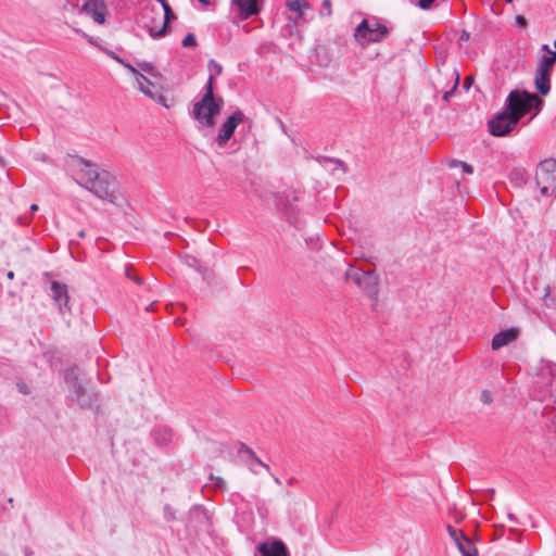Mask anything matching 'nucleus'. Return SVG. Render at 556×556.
<instances>
[{
  "instance_id": "nucleus-42",
  "label": "nucleus",
  "mask_w": 556,
  "mask_h": 556,
  "mask_svg": "<svg viewBox=\"0 0 556 556\" xmlns=\"http://www.w3.org/2000/svg\"><path fill=\"white\" fill-rule=\"evenodd\" d=\"M241 451H244L251 458L255 457V453L247 445H242Z\"/></svg>"
},
{
  "instance_id": "nucleus-53",
  "label": "nucleus",
  "mask_w": 556,
  "mask_h": 556,
  "mask_svg": "<svg viewBox=\"0 0 556 556\" xmlns=\"http://www.w3.org/2000/svg\"><path fill=\"white\" fill-rule=\"evenodd\" d=\"M195 262H197V260H195V258H192V261H189V262H188V265H193Z\"/></svg>"
},
{
  "instance_id": "nucleus-11",
  "label": "nucleus",
  "mask_w": 556,
  "mask_h": 556,
  "mask_svg": "<svg viewBox=\"0 0 556 556\" xmlns=\"http://www.w3.org/2000/svg\"><path fill=\"white\" fill-rule=\"evenodd\" d=\"M256 549L258 556H289L286 544L280 540L261 543Z\"/></svg>"
},
{
  "instance_id": "nucleus-50",
  "label": "nucleus",
  "mask_w": 556,
  "mask_h": 556,
  "mask_svg": "<svg viewBox=\"0 0 556 556\" xmlns=\"http://www.w3.org/2000/svg\"><path fill=\"white\" fill-rule=\"evenodd\" d=\"M508 518H509V520H511V521H516V517H515L513 514H509V515H508Z\"/></svg>"
},
{
  "instance_id": "nucleus-48",
  "label": "nucleus",
  "mask_w": 556,
  "mask_h": 556,
  "mask_svg": "<svg viewBox=\"0 0 556 556\" xmlns=\"http://www.w3.org/2000/svg\"><path fill=\"white\" fill-rule=\"evenodd\" d=\"M198 1H199L201 4H203V5H210V4H211L210 0H198Z\"/></svg>"
},
{
  "instance_id": "nucleus-37",
  "label": "nucleus",
  "mask_w": 556,
  "mask_h": 556,
  "mask_svg": "<svg viewBox=\"0 0 556 556\" xmlns=\"http://www.w3.org/2000/svg\"><path fill=\"white\" fill-rule=\"evenodd\" d=\"M462 169H463V172H464L465 174H469V175H470V174H472V173H473V167H472L471 165H469V164L465 163V162H464V163H463V165H462Z\"/></svg>"
},
{
  "instance_id": "nucleus-33",
  "label": "nucleus",
  "mask_w": 556,
  "mask_h": 556,
  "mask_svg": "<svg viewBox=\"0 0 556 556\" xmlns=\"http://www.w3.org/2000/svg\"><path fill=\"white\" fill-rule=\"evenodd\" d=\"M323 10L326 11V14L330 16L332 14L331 11V1L330 0H324L321 3Z\"/></svg>"
},
{
  "instance_id": "nucleus-51",
  "label": "nucleus",
  "mask_w": 556,
  "mask_h": 556,
  "mask_svg": "<svg viewBox=\"0 0 556 556\" xmlns=\"http://www.w3.org/2000/svg\"><path fill=\"white\" fill-rule=\"evenodd\" d=\"M78 236H79L80 238H84V237H85V231H84V230H80V231L78 232Z\"/></svg>"
},
{
  "instance_id": "nucleus-52",
  "label": "nucleus",
  "mask_w": 556,
  "mask_h": 556,
  "mask_svg": "<svg viewBox=\"0 0 556 556\" xmlns=\"http://www.w3.org/2000/svg\"><path fill=\"white\" fill-rule=\"evenodd\" d=\"M274 481H275V483H277V484H280V483H281L278 477H274Z\"/></svg>"
},
{
  "instance_id": "nucleus-47",
  "label": "nucleus",
  "mask_w": 556,
  "mask_h": 556,
  "mask_svg": "<svg viewBox=\"0 0 556 556\" xmlns=\"http://www.w3.org/2000/svg\"><path fill=\"white\" fill-rule=\"evenodd\" d=\"M14 276H15V275H14V271H12V270H10V271H8V273H7V277H8V279H10V280L14 279Z\"/></svg>"
},
{
  "instance_id": "nucleus-58",
  "label": "nucleus",
  "mask_w": 556,
  "mask_h": 556,
  "mask_svg": "<svg viewBox=\"0 0 556 556\" xmlns=\"http://www.w3.org/2000/svg\"><path fill=\"white\" fill-rule=\"evenodd\" d=\"M506 2L511 3V2H513V0H506Z\"/></svg>"
},
{
  "instance_id": "nucleus-49",
  "label": "nucleus",
  "mask_w": 556,
  "mask_h": 556,
  "mask_svg": "<svg viewBox=\"0 0 556 556\" xmlns=\"http://www.w3.org/2000/svg\"><path fill=\"white\" fill-rule=\"evenodd\" d=\"M37 210H38V205H37V204H31V205H30V211H31V212H35V211H37Z\"/></svg>"
},
{
  "instance_id": "nucleus-57",
  "label": "nucleus",
  "mask_w": 556,
  "mask_h": 556,
  "mask_svg": "<svg viewBox=\"0 0 556 556\" xmlns=\"http://www.w3.org/2000/svg\"><path fill=\"white\" fill-rule=\"evenodd\" d=\"M9 295H10V296H14V295H15V293H14V292H10V293H9Z\"/></svg>"
},
{
  "instance_id": "nucleus-14",
  "label": "nucleus",
  "mask_w": 556,
  "mask_h": 556,
  "mask_svg": "<svg viewBox=\"0 0 556 556\" xmlns=\"http://www.w3.org/2000/svg\"><path fill=\"white\" fill-rule=\"evenodd\" d=\"M164 11V23H163V26L160 28V29H155L153 27H150L149 28V35L153 38V39H157V38H161L163 37L167 30H168V27H169V24L176 20V14L174 13V11L172 10L170 7H167Z\"/></svg>"
},
{
  "instance_id": "nucleus-1",
  "label": "nucleus",
  "mask_w": 556,
  "mask_h": 556,
  "mask_svg": "<svg viewBox=\"0 0 556 556\" xmlns=\"http://www.w3.org/2000/svg\"><path fill=\"white\" fill-rule=\"evenodd\" d=\"M543 100L536 94L527 90H511L502 111L497 112L493 118L488 122L489 131L494 137H505L516 129L520 121L535 109L533 118L542 109Z\"/></svg>"
},
{
  "instance_id": "nucleus-13",
  "label": "nucleus",
  "mask_w": 556,
  "mask_h": 556,
  "mask_svg": "<svg viewBox=\"0 0 556 556\" xmlns=\"http://www.w3.org/2000/svg\"><path fill=\"white\" fill-rule=\"evenodd\" d=\"M517 337H518V331L514 328L501 331L493 337L492 344H491L492 349L495 351L500 350L501 348L515 341L517 339Z\"/></svg>"
},
{
  "instance_id": "nucleus-35",
  "label": "nucleus",
  "mask_w": 556,
  "mask_h": 556,
  "mask_svg": "<svg viewBox=\"0 0 556 556\" xmlns=\"http://www.w3.org/2000/svg\"><path fill=\"white\" fill-rule=\"evenodd\" d=\"M76 31H77V33H79V34H81V35L87 39V41H88L90 45L96 46V47H98V48H99V47H101L100 45H98V43L96 42V40H94L92 37L88 36L87 34H85V33H83V31H80V30H78V29H76Z\"/></svg>"
},
{
  "instance_id": "nucleus-21",
  "label": "nucleus",
  "mask_w": 556,
  "mask_h": 556,
  "mask_svg": "<svg viewBox=\"0 0 556 556\" xmlns=\"http://www.w3.org/2000/svg\"><path fill=\"white\" fill-rule=\"evenodd\" d=\"M446 530L451 536V539L454 541V543L456 544L457 542H459L466 534L463 532V530L460 529H456L454 528L453 526L451 525H447L446 527Z\"/></svg>"
},
{
  "instance_id": "nucleus-40",
  "label": "nucleus",
  "mask_w": 556,
  "mask_h": 556,
  "mask_svg": "<svg viewBox=\"0 0 556 556\" xmlns=\"http://www.w3.org/2000/svg\"><path fill=\"white\" fill-rule=\"evenodd\" d=\"M253 462L262 467H264L267 471H269L268 465L264 464L256 455L252 458Z\"/></svg>"
},
{
  "instance_id": "nucleus-30",
  "label": "nucleus",
  "mask_w": 556,
  "mask_h": 556,
  "mask_svg": "<svg viewBox=\"0 0 556 556\" xmlns=\"http://www.w3.org/2000/svg\"><path fill=\"white\" fill-rule=\"evenodd\" d=\"M138 66L142 71H144V72H147V73H149L151 75H155V70H154V67L150 63L142 62V63H139Z\"/></svg>"
},
{
  "instance_id": "nucleus-24",
  "label": "nucleus",
  "mask_w": 556,
  "mask_h": 556,
  "mask_svg": "<svg viewBox=\"0 0 556 556\" xmlns=\"http://www.w3.org/2000/svg\"><path fill=\"white\" fill-rule=\"evenodd\" d=\"M184 48H194L198 46L197 38L192 33H189L181 41Z\"/></svg>"
},
{
  "instance_id": "nucleus-32",
  "label": "nucleus",
  "mask_w": 556,
  "mask_h": 556,
  "mask_svg": "<svg viewBox=\"0 0 556 556\" xmlns=\"http://www.w3.org/2000/svg\"><path fill=\"white\" fill-rule=\"evenodd\" d=\"M434 0H419L418 5L422 10H429Z\"/></svg>"
},
{
  "instance_id": "nucleus-28",
  "label": "nucleus",
  "mask_w": 556,
  "mask_h": 556,
  "mask_svg": "<svg viewBox=\"0 0 556 556\" xmlns=\"http://www.w3.org/2000/svg\"><path fill=\"white\" fill-rule=\"evenodd\" d=\"M319 162L332 163V164H336L337 167H340L343 170H345L344 169V163L341 160H339V159L329 157V156H323V157L319 159Z\"/></svg>"
},
{
  "instance_id": "nucleus-10",
  "label": "nucleus",
  "mask_w": 556,
  "mask_h": 556,
  "mask_svg": "<svg viewBox=\"0 0 556 556\" xmlns=\"http://www.w3.org/2000/svg\"><path fill=\"white\" fill-rule=\"evenodd\" d=\"M50 289H51V296H52L55 305H58L60 313L64 314L66 312H70L71 309L68 307L70 296H68V292H67V286L60 281H53L51 283Z\"/></svg>"
},
{
  "instance_id": "nucleus-55",
  "label": "nucleus",
  "mask_w": 556,
  "mask_h": 556,
  "mask_svg": "<svg viewBox=\"0 0 556 556\" xmlns=\"http://www.w3.org/2000/svg\"><path fill=\"white\" fill-rule=\"evenodd\" d=\"M288 210H290V211H292V212L294 211V207H293V205H292L291 203L289 204Z\"/></svg>"
},
{
  "instance_id": "nucleus-29",
  "label": "nucleus",
  "mask_w": 556,
  "mask_h": 556,
  "mask_svg": "<svg viewBox=\"0 0 556 556\" xmlns=\"http://www.w3.org/2000/svg\"><path fill=\"white\" fill-rule=\"evenodd\" d=\"M458 83H459V74L455 73V84H454V86H453V88L451 90L444 92V94H443V100L444 101H448L450 98L454 94V91L457 88Z\"/></svg>"
},
{
  "instance_id": "nucleus-17",
  "label": "nucleus",
  "mask_w": 556,
  "mask_h": 556,
  "mask_svg": "<svg viewBox=\"0 0 556 556\" xmlns=\"http://www.w3.org/2000/svg\"><path fill=\"white\" fill-rule=\"evenodd\" d=\"M555 64H556V52H553V53H551V55L541 56L535 70L552 75L553 67Z\"/></svg>"
},
{
  "instance_id": "nucleus-26",
  "label": "nucleus",
  "mask_w": 556,
  "mask_h": 556,
  "mask_svg": "<svg viewBox=\"0 0 556 556\" xmlns=\"http://www.w3.org/2000/svg\"><path fill=\"white\" fill-rule=\"evenodd\" d=\"M163 511H164V519L166 521H173L175 520V510L173 509V507L169 505V504H166L163 508Z\"/></svg>"
},
{
  "instance_id": "nucleus-7",
  "label": "nucleus",
  "mask_w": 556,
  "mask_h": 556,
  "mask_svg": "<svg viewBox=\"0 0 556 556\" xmlns=\"http://www.w3.org/2000/svg\"><path fill=\"white\" fill-rule=\"evenodd\" d=\"M345 279L348 281L354 282L358 288H361L375 302L378 301L379 277L375 270L364 271L359 268H350L345 273Z\"/></svg>"
},
{
  "instance_id": "nucleus-38",
  "label": "nucleus",
  "mask_w": 556,
  "mask_h": 556,
  "mask_svg": "<svg viewBox=\"0 0 556 556\" xmlns=\"http://www.w3.org/2000/svg\"><path fill=\"white\" fill-rule=\"evenodd\" d=\"M211 479H212V480H215V484H216L218 488L223 489V488L225 486V481H224V479H222V478H219V477H217V478H213V476H211Z\"/></svg>"
},
{
  "instance_id": "nucleus-22",
  "label": "nucleus",
  "mask_w": 556,
  "mask_h": 556,
  "mask_svg": "<svg viewBox=\"0 0 556 556\" xmlns=\"http://www.w3.org/2000/svg\"><path fill=\"white\" fill-rule=\"evenodd\" d=\"M446 530L451 536V539L454 541V543L456 544L457 542H459L466 534L463 532V530L460 529H456L454 528L453 526L451 525H447L446 527Z\"/></svg>"
},
{
  "instance_id": "nucleus-19",
  "label": "nucleus",
  "mask_w": 556,
  "mask_h": 556,
  "mask_svg": "<svg viewBox=\"0 0 556 556\" xmlns=\"http://www.w3.org/2000/svg\"><path fill=\"white\" fill-rule=\"evenodd\" d=\"M287 7L290 11L296 12L298 17L303 16V10L308 9L309 3L306 0H291L287 2Z\"/></svg>"
},
{
  "instance_id": "nucleus-4",
  "label": "nucleus",
  "mask_w": 556,
  "mask_h": 556,
  "mask_svg": "<svg viewBox=\"0 0 556 556\" xmlns=\"http://www.w3.org/2000/svg\"><path fill=\"white\" fill-rule=\"evenodd\" d=\"M64 380L70 390L68 400L81 408H90L96 401V394L88 391L81 383L78 368H67L64 372Z\"/></svg>"
},
{
  "instance_id": "nucleus-8",
  "label": "nucleus",
  "mask_w": 556,
  "mask_h": 556,
  "mask_svg": "<svg viewBox=\"0 0 556 556\" xmlns=\"http://www.w3.org/2000/svg\"><path fill=\"white\" fill-rule=\"evenodd\" d=\"M245 115L242 111H235L223 123L218 135L215 139L218 147H224L235 134L236 128L239 124L243 123Z\"/></svg>"
},
{
  "instance_id": "nucleus-12",
  "label": "nucleus",
  "mask_w": 556,
  "mask_h": 556,
  "mask_svg": "<svg viewBox=\"0 0 556 556\" xmlns=\"http://www.w3.org/2000/svg\"><path fill=\"white\" fill-rule=\"evenodd\" d=\"M231 3L238 7L241 20H248L260 12L257 0H231Z\"/></svg>"
},
{
  "instance_id": "nucleus-31",
  "label": "nucleus",
  "mask_w": 556,
  "mask_h": 556,
  "mask_svg": "<svg viewBox=\"0 0 556 556\" xmlns=\"http://www.w3.org/2000/svg\"><path fill=\"white\" fill-rule=\"evenodd\" d=\"M481 401L484 403V404H490L493 402V396H492V393L488 390H484L482 391L481 393Z\"/></svg>"
},
{
  "instance_id": "nucleus-20",
  "label": "nucleus",
  "mask_w": 556,
  "mask_h": 556,
  "mask_svg": "<svg viewBox=\"0 0 556 556\" xmlns=\"http://www.w3.org/2000/svg\"><path fill=\"white\" fill-rule=\"evenodd\" d=\"M138 88L139 90L144 93L147 97L151 99H155V94L152 91V88H154V85L149 80V83L142 80V78H137Z\"/></svg>"
},
{
  "instance_id": "nucleus-36",
  "label": "nucleus",
  "mask_w": 556,
  "mask_h": 556,
  "mask_svg": "<svg viewBox=\"0 0 556 556\" xmlns=\"http://www.w3.org/2000/svg\"><path fill=\"white\" fill-rule=\"evenodd\" d=\"M516 23H517V25H518L519 27H526V26H527V20H526V17H525V16H522V15H518V16L516 17Z\"/></svg>"
},
{
  "instance_id": "nucleus-45",
  "label": "nucleus",
  "mask_w": 556,
  "mask_h": 556,
  "mask_svg": "<svg viewBox=\"0 0 556 556\" xmlns=\"http://www.w3.org/2000/svg\"><path fill=\"white\" fill-rule=\"evenodd\" d=\"M154 100H156L157 102H160L163 105L167 106V104L165 103V97L164 96L160 94L159 98L157 99L155 98Z\"/></svg>"
},
{
  "instance_id": "nucleus-18",
  "label": "nucleus",
  "mask_w": 556,
  "mask_h": 556,
  "mask_svg": "<svg viewBox=\"0 0 556 556\" xmlns=\"http://www.w3.org/2000/svg\"><path fill=\"white\" fill-rule=\"evenodd\" d=\"M154 442L160 445H166L172 441V431L167 428H157L152 433Z\"/></svg>"
},
{
  "instance_id": "nucleus-34",
  "label": "nucleus",
  "mask_w": 556,
  "mask_h": 556,
  "mask_svg": "<svg viewBox=\"0 0 556 556\" xmlns=\"http://www.w3.org/2000/svg\"><path fill=\"white\" fill-rule=\"evenodd\" d=\"M126 276L134 280L137 285H141L142 283V279L140 277H138L137 275H134L130 270H126Z\"/></svg>"
},
{
  "instance_id": "nucleus-5",
  "label": "nucleus",
  "mask_w": 556,
  "mask_h": 556,
  "mask_svg": "<svg viewBox=\"0 0 556 556\" xmlns=\"http://www.w3.org/2000/svg\"><path fill=\"white\" fill-rule=\"evenodd\" d=\"M388 35V27L380 24L376 18H364L354 31L355 39L363 46L381 42Z\"/></svg>"
},
{
  "instance_id": "nucleus-46",
  "label": "nucleus",
  "mask_w": 556,
  "mask_h": 556,
  "mask_svg": "<svg viewBox=\"0 0 556 556\" xmlns=\"http://www.w3.org/2000/svg\"><path fill=\"white\" fill-rule=\"evenodd\" d=\"M471 80L469 78H466L464 81V88L468 90L470 88Z\"/></svg>"
},
{
  "instance_id": "nucleus-56",
  "label": "nucleus",
  "mask_w": 556,
  "mask_h": 556,
  "mask_svg": "<svg viewBox=\"0 0 556 556\" xmlns=\"http://www.w3.org/2000/svg\"><path fill=\"white\" fill-rule=\"evenodd\" d=\"M251 471H253V473H257V471L255 469H253L252 467H250Z\"/></svg>"
},
{
  "instance_id": "nucleus-3",
  "label": "nucleus",
  "mask_w": 556,
  "mask_h": 556,
  "mask_svg": "<svg viewBox=\"0 0 556 556\" xmlns=\"http://www.w3.org/2000/svg\"><path fill=\"white\" fill-rule=\"evenodd\" d=\"M224 100L214 97V75L210 74L202 99L193 106V117L203 126L213 127L215 116L220 112Z\"/></svg>"
},
{
  "instance_id": "nucleus-25",
  "label": "nucleus",
  "mask_w": 556,
  "mask_h": 556,
  "mask_svg": "<svg viewBox=\"0 0 556 556\" xmlns=\"http://www.w3.org/2000/svg\"><path fill=\"white\" fill-rule=\"evenodd\" d=\"M99 50L104 52L109 58L115 60L119 64H125V60L119 58L115 52L106 49L105 47H99Z\"/></svg>"
},
{
  "instance_id": "nucleus-15",
  "label": "nucleus",
  "mask_w": 556,
  "mask_h": 556,
  "mask_svg": "<svg viewBox=\"0 0 556 556\" xmlns=\"http://www.w3.org/2000/svg\"><path fill=\"white\" fill-rule=\"evenodd\" d=\"M534 84L540 94L547 96L551 91V74L535 70Z\"/></svg>"
},
{
  "instance_id": "nucleus-43",
  "label": "nucleus",
  "mask_w": 556,
  "mask_h": 556,
  "mask_svg": "<svg viewBox=\"0 0 556 556\" xmlns=\"http://www.w3.org/2000/svg\"><path fill=\"white\" fill-rule=\"evenodd\" d=\"M163 8V10H165L167 7H170L167 2V0H156Z\"/></svg>"
},
{
  "instance_id": "nucleus-39",
  "label": "nucleus",
  "mask_w": 556,
  "mask_h": 556,
  "mask_svg": "<svg viewBox=\"0 0 556 556\" xmlns=\"http://www.w3.org/2000/svg\"><path fill=\"white\" fill-rule=\"evenodd\" d=\"M463 163H464L463 161L452 160V161L448 163V166H450L451 168L462 167Z\"/></svg>"
},
{
  "instance_id": "nucleus-23",
  "label": "nucleus",
  "mask_w": 556,
  "mask_h": 556,
  "mask_svg": "<svg viewBox=\"0 0 556 556\" xmlns=\"http://www.w3.org/2000/svg\"><path fill=\"white\" fill-rule=\"evenodd\" d=\"M207 67L210 73L214 75V78L216 76H219L223 72V66L215 60H210L207 63Z\"/></svg>"
},
{
  "instance_id": "nucleus-6",
  "label": "nucleus",
  "mask_w": 556,
  "mask_h": 556,
  "mask_svg": "<svg viewBox=\"0 0 556 556\" xmlns=\"http://www.w3.org/2000/svg\"><path fill=\"white\" fill-rule=\"evenodd\" d=\"M535 182L545 197H556V160L549 159L539 163Z\"/></svg>"
},
{
  "instance_id": "nucleus-54",
  "label": "nucleus",
  "mask_w": 556,
  "mask_h": 556,
  "mask_svg": "<svg viewBox=\"0 0 556 556\" xmlns=\"http://www.w3.org/2000/svg\"><path fill=\"white\" fill-rule=\"evenodd\" d=\"M195 262H197V260H195V258H192V261H189V262H188V265H193Z\"/></svg>"
},
{
  "instance_id": "nucleus-27",
  "label": "nucleus",
  "mask_w": 556,
  "mask_h": 556,
  "mask_svg": "<svg viewBox=\"0 0 556 556\" xmlns=\"http://www.w3.org/2000/svg\"><path fill=\"white\" fill-rule=\"evenodd\" d=\"M124 67H126L131 74L136 75L137 78H142V80L149 83V79L143 76L141 73L138 72L136 67H134L130 63L125 61V64H122Z\"/></svg>"
},
{
  "instance_id": "nucleus-41",
  "label": "nucleus",
  "mask_w": 556,
  "mask_h": 556,
  "mask_svg": "<svg viewBox=\"0 0 556 556\" xmlns=\"http://www.w3.org/2000/svg\"><path fill=\"white\" fill-rule=\"evenodd\" d=\"M541 51L543 52H546L545 55H551V53L555 52L554 50L551 49V47L546 43L542 45L541 47Z\"/></svg>"
},
{
  "instance_id": "nucleus-16",
  "label": "nucleus",
  "mask_w": 556,
  "mask_h": 556,
  "mask_svg": "<svg viewBox=\"0 0 556 556\" xmlns=\"http://www.w3.org/2000/svg\"><path fill=\"white\" fill-rule=\"evenodd\" d=\"M456 547L460 552L462 556H477L478 549L475 546V543L465 535L459 542H457Z\"/></svg>"
},
{
  "instance_id": "nucleus-44",
  "label": "nucleus",
  "mask_w": 556,
  "mask_h": 556,
  "mask_svg": "<svg viewBox=\"0 0 556 556\" xmlns=\"http://www.w3.org/2000/svg\"><path fill=\"white\" fill-rule=\"evenodd\" d=\"M18 391L24 393V394H28V392H29L25 384L18 386Z\"/></svg>"
},
{
  "instance_id": "nucleus-9",
  "label": "nucleus",
  "mask_w": 556,
  "mask_h": 556,
  "mask_svg": "<svg viewBox=\"0 0 556 556\" xmlns=\"http://www.w3.org/2000/svg\"><path fill=\"white\" fill-rule=\"evenodd\" d=\"M106 11L105 0H87L80 8V13L90 16L99 25L105 23Z\"/></svg>"
},
{
  "instance_id": "nucleus-2",
  "label": "nucleus",
  "mask_w": 556,
  "mask_h": 556,
  "mask_svg": "<svg viewBox=\"0 0 556 556\" xmlns=\"http://www.w3.org/2000/svg\"><path fill=\"white\" fill-rule=\"evenodd\" d=\"M67 166L75 172L79 179L75 181L96 197L109 202H115V178L108 170L99 169L98 165L78 155H70Z\"/></svg>"
}]
</instances>
